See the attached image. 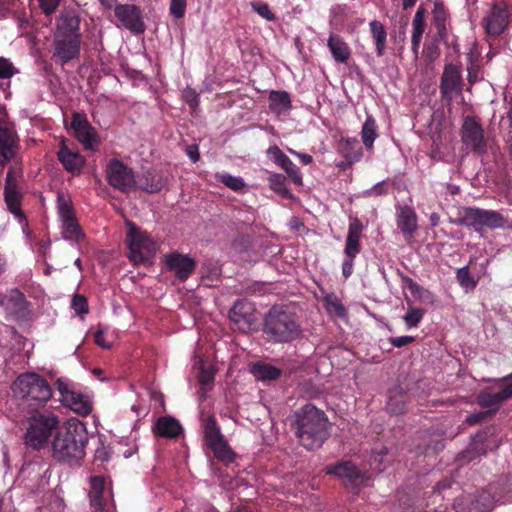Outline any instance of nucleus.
<instances>
[{"mask_svg":"<svg viewBox=\"0 0 512 512\" xmlns=\"http://www.w3.org/2000/svg\"><path fill=\"white\" fill-rule=\"evenodd\" d=\"M87 443L88 432L85 425L77 419H70L60 426L51 441L52 457L61 463L77 464L85 456Z\"/></svg>","mask_w":512,"mask_h":512,"instance_id":"1","label":"nucleus"},{"mask_svg":"<svg viewBox=\"0 0 512 512\" xmlns=\"http://www.w3.org/2000/svg\"><path fill=\"white\" fill-rule=\"evenodd\" d=\"M295 435L307 450L319 449L329 437V421L324 411L306 404L295 412Z\"/></svg>","mask_w":512,"mask_h":512,"instance_id":"2","label":"nucleus"},{"mask_svg":"<svg viewBox=\"0 0 512 512\" xmlns=\"http://www.w3.org/2000/svg\"><path fill=\"white\" fill-rule=\"evenodd\" d=\"M263 333L268 342L284 344L298 339L302 329L294 311L287 306L275 305L264 317Z\"/></svg>","mask_w":512,"mask_h":512,"instance_id":"3","label":"nucleus"},{"mask_svg":"<svg viewBox=\"0 0 512 512\" xmlns=\"http://www.w3.org/2000/svg\"><path fill=\"white\" fill-rule=\"evenodd\" d=\"M11 389L16 399L30 407L44 405L52 397V388L46 379L33 372L20 374Z\"/></svg>","mask_w":512,"mask_h":512,"instance_id":"4","label":"nucleus"},{"mask_svg":"<svg viewBox=\"0 0 512 512\" xmlns=\"http://www.w3.org/2000/svg\"><path fill=\"white\" fill-rule=\"evenodd\" d=\"M60 420L52 412H35L28 418V426L24 443L28 448L40 450L47 446L49 439L56 435L60 428Z\"/></svg>","mask_w":512,"mask_h":512,"instance_id":"5","label":"nucleus"},{"mask_svg":"<svg viewBox=\"0 0 512 512\" xmlns=\"http://www.w3.org/2000/svg\"><path fill=\"white\" fill-rule=\"evenodd\" d=\"M203 440L204 445L212 451L217 460L226 465L234 462L236 453L228 444L213 415L208 416L203 424Z\"/></svg>","mask_w":512,"mask_h":512,"instance_id":"6","label":"nucleus"},{"mask_svg":"<svg viewBox=\"0 0 512 512\" xmlns=\"http://www.w3.org/2000/svg\"><path fill=\"white\" fill-rule=\"evenodd\" d=\"M457 225L471 226L476 232L483 227L490 229L505 228L507 219L498 211L476 207H467L460 218L454 220Z\"/></svg>","mask_w":512,"mask_h":512,"instance_id":"7","label":"nucleus"},{"mask_svg":"<svg viewBox=\"0 0 512 512\" xmlns=\"http://www.w3.org/2000/svg\"><path fill=\"white\" fill-rule=\"evenodd\" d=\"M128 226L126 242L130 251L129 259L136 265L150 261L155 254V244L136 225L129 223Z\"/></svg>","mask_w":512,"mask_h":512,"instance_id":"8","label":"nucleus"},{"mask_svg":"<svg viewBox=\"0 0 512 512\" xmlns=\"http://www.w3.org/2000/svg\"><path fill=\"white\" fill-rule=\"evenodd\" d=\"M364 226L357 217L349 218L348 233L344 247V260L342 263V275L345 279L353 273L355 257L361 251L360 239Z\"/></svg>","mask_w":512,"mask_h":512,"instance_id":"9","label":"nucleus"},{"mask_svg":"<svg viewBox=\"0 0 512 512\" xmlns=\"http://www.w3.org/2000/svg\"><path fill=\"white\" fill-rule=\"evenodd\" d=\"M106 179L113 188L123 193H129L137 188L133 170L118 159L109 161L106 167Z\"/></svg>","mask_w":512,"mask_h":512,"instance_id":"10","label":"nucleus"},{"mask_svg":"<svg viewBox=\"0 0 512 512\" xmlns=\"http://www.w3.org/2000/svg\"><path fill=\"white\" fill-rule=\"evenodd\" d=\"M463 79L459 66L452 63L446 64L440 78V93L444 100L451 101L463 90Z\"/></svg>","mask_w":512,"mask_h":512,"instance_id":"11","label":"nucleus"},{"mask_svg":"<svg viewBox=\"0 0 512 512\" xmlns=\"http://www.w3.org/2000/svg\"><path fill=\"white\" fill-rule=\"evenodd\" d=\"M326 473L342 479L347 486L359 488L366 480L365 472L359 470L351 461H342L326 467Z\"/></svg>","mask_w":512,"mask_h":512,"instance_id":"12","label":"nucleus"},{"mask_svg":"<svg viewBox=\"0 0 512 512\" xmlns=\"http://www.w3.org/2000/svg\"><path fill=\"white\" fill-rule=\"evenodd\" d=\"M114 14L122 27L133 33L144 32L145 24L138 6L134 4H118L114 7Z\"/></svg>","mask_w":512,"mask_h":512,"instance_id":"13","label":"nucleus"},{"mask_svg":"<svg viewBox=\"0 0 512 512\" xmlns=\"http://www.w3.org/2000/svg\"><path fill=\"white\" fill-rule=\"evenodd\" d=\"M229 318L241 332L247 333L256 320L255 307L246 299L237 300L229 311Z\"/></svg>","mask_w":512,"mask_h":512,"instance_id":"14","label":"nucleus"},{"mask_svg":"<svg viewBox=\"0 0 512 512\" xmlns=\"http://www.w3.org/2000/svg\"><path fill=\"white\" fill-rule=\"evenodd\" d=\"M462 141L474 152L483 154L486 152V141L483 129L472 117H466L462 125Z\"/></svg>","mask_w":512,"mask_h":512,"instance_id":"15","label":"nucleus"},{"mask_svg":"<svg viewBox=\"0 0 512 512\" xmlns=\"http://www.w3.org/2000/svg\"><path fill=\"white\" fill-rule=\"evenodd\" d=\"M81 38L54 36L53 57L62 65L77 58L80 54Z\"/></svg>","mask_w":512,"mask_h":512,"instance_id":"16","label":"nucleus"},{"mask_svg":"<svg viewBox=\"0 0 512 512\" xmlns=\"http://www.w3.org/2000/svg\"><path fill=\"white\" fill-rule=\"evenodd\" d=\"M71 127L74 130L76 138L81 142L85 149L94 150L98 144L97 132L90 125L87 118L83 114H73Z\"/></svg>","mask_w":512,"mask_h":512,"instance_id":"17","label":"nucleus"},{"mask_svg":"<svg viewBox=\"0 0 512 512\" xmlns=\"http://www.w3.org/2000/svg\"><path fill=\"white\" fill-rule=\"evenodd\" d=\"M1 306L4 308L7 315L15 319H25L28 314V304L25 296L18 289L10 290L2 296Z\"/></svg>","mask_w":512,"mask_h":512,"instance_id":"18","label":"nucleus"},{"mask_svg":"<svg viewBox=\"0 0 512 512\" xmlns=\"http://www.w3.org/2000/svg\"><path fill=\"white\" fill-rule=\"evenodd\" d=\"M509 11L505 5L493 4L489 14L485 17L484 23L489 35L498 36L507 27Z\"/></svg>","mask_w":512,"mask_h":512,"instance_id":"19","label":"nucleus"},{"mask_svg":"<svg viewBox=\"0 0 512 512\" xmlns=\"http://www.w3.org/2000/svg\"><path fill=\"white\" fill-rule=\"evenodd\" d=\"M54 36L81 38L80 18L74 10H63L60 13Z\"/></svg>","mask_w":512,"mask_h":512,"instance_id":"20","label":"nucleus"},{"mask_svg":"<svg viewBox=\"0 0 512 512\" xmlns=\"http://www.w3.org/2000/svg\"><path fill=\"white\" fill-rule=\"evenodd\" d=\"M18 149L17 134L7 126L0 125V166L4 167L16 155Z\"/></svg>","mask_w":512,"mask_h":512,"instance_id":"21","label":"nucleus"},{"mask_svg":"<svg viewBox=\"0 0 512 512\" xmlns=\"http://www.w3.org/2000/svg\"><path fill=\"white\" fill-rule=\"evenodd\" d=\"M168 270L175 273V275L182 281L188 279L195 269V261L187 255L179 253H171L165 259Z\"/></svg>","mask_w":512,"mask_h":512,"instance_id":"22","label":"nucleus"},{"mask_svg":"<svg viewBox=\"0 0 512 512\" xmlns=\"http://www.w3.org/2000/svg\"><path fill=\"white\" fill-rule=\"evenodd\" d=\"M57 157L65 170L72 174H79L85 164L84 157L79 152L70 150L64 142L57 152Z\"/></svg>","mask_w":512,"mask_h":512,"instance_id":"23","label":"nucleus"},{"mask_svg":"<svg viewBox=\"0 0 512 512\" xmlns=\"http://www.w3.org/2000/svg\"><path fill=\"white\" fill-rule=\"evenodd\" d=\"M152 431L157 437L174 439L183 432V428L175 418L162 416L156 420Z\"/></svg>","mask_w":512,"mask_h":512,"instance_id":"24","label":"nucleus"},{"mask_svg":"<svg viewBox=\"0 0 512 512\" xmlns=\"http://www.w3.org/2000/svg\"><path fill=\"white\" fill-rule=\"evenodd\" d=\"M397 226L406 238H411L417 230V215L408 205L399 206L396 212Z\"/></svg>","mask_w":512,"mask_h":512,"instance_id":"25","label":"nucleus"},{"mask_svg":"<svg viewBox=\"0 0 512 512\" xmlns=\"http://www.w3.org/2000/svg\"><path fill=\"white\" fill-rule=\"evenodd\" d=\"M136 181L137 187L147 193H157L167 183L166 178L155 169L146 170Z\"/></svg>","mask_w":512,"mask_h":512,"instance_id":"26","label":"nucleus"},{"mask_svg":"<svg viewBox=\"0 0 512 512\" xmlns=\"http://www.w3.org/2000/svg\"><path fill=\"white\" fill-rule=\"evenodd\" d=\"M5 202L10 212L18 217H22L23 214L20 210L21 195L17 190L16 180L12 176V172L7 173L5 179V190H4Z\"/></svg>","mask_w":512,"mask_h":512,"instance_id":"27","label":"nucleus"},{"mask_svg":"<svg viewBox=\"0 0 512 512\" xmlns=\"http://www.w3.org/2000/svg\"><path fill=\"white\" fill-rule=\"evenodd\" d=\"M90 482V505L93 508L92 512H104V499L103 492L105 490V479L103 476H92Z\"/></svg>","mask_w":512,"mask_h":512,"instance_id":"28","label":"nucleus"},{"mask_svg":"<svg viewBox=\"0 0 512 512\" xmlns=\"http://www.w3.org/2000/svg\"><path fill=\"white\" fill-rule=\"evenodd\" d=\"M327 45L336 62L344 63L350 58V49L341 36L334 34L330 35Z\"/></svg>","mask_w":512,"mask_h":512,"instance_id":"29","label":"nucleus"},{"mask_svg":"<svg viewBox=\"0 0 512 512\" xmlns=\"http://www.w3.org/2000/svg\"><path fill=\"white\" fill-rule=\"evenodd\" d=\"M507 400L508 398L502 389L496 393L482 391L477 396L478 405L482 408H490L491 415L498 411L500 405Z\"/></svg>","mask_w":512,"mask_h":512,"instance_id":"30","label":"nucleus"},{"mask_svg":"<svg viewBox=\"0 0 512 512\" xmlns=\"http://www.w3.org/2000/svg\"><path fill=\"white\" fill-rule=\"evenodd\" d=\"M63 403L79 415L85 416L92 411L90 401L81 393L73 392L66 396Z\"/></svg>","mask_w":512,"mask_h":512,"instance_id":"31","label":"nucleus"},{"mask_svg":"<svg viewBox=\"0 0 512 512\" xmlns=\"http://www.w3.org/2000/svg\"><path fill=\"white\" fill-rule=\"evenodd\" d=\"M407 395L401 387H395L389 391L386 409L391 414H402L405 412Z\"/></svg>","mask_w":512,"mask_h":512,"instance_id":"32","label":"nucleus"},{"mask_svg":"<svg viewBox=\"0 0 512 512\" xmlns=\"http://www.w3.org/2000/svg\"><path fill=\"white\" fill-rule=\"evenodd\" d=\"M448 18V11L441 2H435L432 11V23L437 30V35L441 40L446 41L447 28L446 21Z\"/></svg>","mask_w":512,"mask_h":512,"instance_id":"33","label":"nucleus"},{"mask_svg":"<svg viewBox=\"0 0 512 512\" xmlns=\"http://www.w3.org/2000/svg\"><path fill=\"white\" fill-rule=\"evenodd\" d=\"M251 373L257 380L271 381L278 379L281 376L282 371L270 364L258 362L251 367Z\"/></svg>","mask_w":512,"mask_h":512,"instance_id":"34","label":"nucleus"},{"mask_svg":"<svg viewBox=\"0 0 512 512\" xmlns=\"http://www.w3.org/2000/svg\"><path fill=\"white\" fill-rule=\"evenodd\" d=\"M369 27L376 45L377 56L381 57L385 53L387 32L384 25L378 20L371 21L369 23Z\"/></svg>","mask_w":512,"mask_h":512,"instance_id":"35","label":"nucleus"},{"mask_svg":"<svg viewBox=\"0 0 512 512\" xmlns=\"http://www.w3.org/2000/svg\"><path fill=\"white\" fill-rule=\"evenodd\" d=\"M483 439L484 437L482 434H476L472 438L470 447L459 455V460L462 462H471L476 457L485 455L487 450L483 443Z\"/></svg>","mask_w":512,"mask_h":512,"instance_id":"36","label":"nucleus"},{"mask_svg":"<svg viewBox=\"0 0 512 512\" xmlns=\"http://www.w3.org/2000/svg\"><path fill=\"white\" fill-rule=\"evenodd\" d=\"M269 101L270 109L276 113H282L292 107L290 95L287 91H271Z\"/></svg>","mask_w":512,"mask_h":512,"instance_id":"37","label":"nucleus"},{"mask_svg":"<svg viewBox=\"0 0 512 512\" xmlns=\"http://www.w3.org/2000/svg\"><path fill=\"white\" fill-rule=\"evenodd\" d=\"M340 151L346 160L356 162L362 156L361 147L356 138L342 139L339 143Z\"/></svg>","mask_w":512,"mask_h":512,"instance_id":"38","label":"nucleus"},{"mask_svg":"<svg viewBox=\"0 0 512 512\" xmlns=\"http://www.w3.org/2000/svg\"><path fill=\"white\" fill-rule=\"evenodd\" d=\"M378 137L376 120L372 115H367L361 130V138L367 149L373 147L374 141Z\"/></svg>","mask_w":512,"mask_h":512,"instance_id":"39","label":"nucleus"},{"mask_svg":"<svg viewBox=\"0 0 512 512\" xmlns=\"http://www.w3.org/2000/svg\"><path fill=\"white\" fill-rule=\"evenodd\" d=\"M61 221L63 229V238L78 242L84 237L81 228L76 221L75 216L63 219Z\"/></svg>","mask_w":512,"mask_h":512,"instance_id":"40","label":"nucleus"},{"mask_svg":"<svg viewBox=\"0 0 512 512\" xmlns=\"http://www.w3.org/2000/svg\"><path fill=\"white\" fill-rule=\"evenodd\" d=\"M275 164L281 167L295 184L302 185L303 179L299 168L286 154L280 157V159Z\"/></svg>","mask_w":512,"mask_h":512,"instance_id":"41","label":"nucleus"},{"mask_svg":"<svg viewBox=\"0 0 512 512\" xmlns=\"http://www.w3.org/2000/svg\"><path fill=\"white\" fill-rule=\"evenodd\" d=\"M269 187L279 195L285 198H291L292 194L287 188V179L286 176L280 173L271 174L268 177Z\"/></svg>","mask_w":512,"mask_h":512,"instance_id":"42","label":"nucleus"},{"mask_svg":"<svg viewBox=\"0 0 512 512\" xmlns=\"http://www.w3.org/2000/svg\"><path fill=\"white\" fill-rule=\"evenodd\" d=\"M456 279L459 285L466 291L474 290L478 283V280L471 276L468 266L461 267L457 270Z\"/></svg>","mask_w":512,"mask_h":512,"instance_id":"43","label":"nucleus"},{"mask_svg":"<svg viewBox=\"0 0 512 512\" xmlns=\"http://www.w3.org/2000/svg\"><path fill=\"white\" fill-rule=\"evenodd\" d=\"M57 208L61 220L75 216L70 198L63 193L57 195Z\"/></svg>","mask_w":512,"mask_h":512,"instance_id":"44","label":"nucleus"},{"mask_svg":"<svg viewBox=\"0 0 512 512\" xmlns=\"http://www.w3.org/2000/svg\"><path fill=\"white\" fill-rule=\"evenodd\" d=\"M218 180L223 183L226 187L234 190L240 191L245 187V182L241 177H235L228 173L219 174L217 176Z\"/></svg>","mask_w":512,"mask_h":512,"instance_id":"45","label":"nucleus"},{"mask_svg":"<svg viewBox=\"0 0 512 512\" xmlns=\"http://www.w3.org/2000/svg\"><path fill=\"white\" fill-rule=\"evenodd\" d=\"M324 302L329 313H334L338 317H344L346 310L342 303L334 295H327L324 298Z\"/></svg>","mask_w":512,"mask_h":512,"instance_id":"46","label":"nucleus"},{"mask_svg":"<svg viewBox=\"0 0 512 512\" xmlns=\"http://www.w3.org/2000/svg\"><path fill=\"white\" fill-rule=\"evenodd\" d=\"M471 504L473 507L470 512H489L493 507L489 495H481L480 498L475 499Z\"/></svg>","mask_w":512,"mask_h":512,"instance_id":"47","label":"nucleus"},{"mask_svg":"<svg viewBox=\"0 0 512 512\" xmlns=\"http://www.w3.org/2000/svg\"><path fill=\"white\" fill-rule=\"evenodd\" d=\"M17 73L18 70L9 59L0 57V79H10Z\"/></svg>","mask_w":512,"mask_h":512,"instance_id":"48","label":"nucleus"},{"mask_svg":"<svg viewBox=\"0 0 512 512\" xmlns=\"http://www.w3.org/2000/svg\"><path fill=\"white\" fill-rule=\"evenodd\" d=\"M412 28V33L423 35L425 30V10L423 7L417 9L412 21Z\"/></svg>","mask_w":512,"mask_h":512,"instance_id":"49","label":"nucleus"},{"mask_svg":"<svg viewBox=\"0 0 512 512\" xmlns=\"http://www.w3.org/2000/svg\"><path fill=\"white\" fill-rule=\"evenodd\" d=\"M424 312L423 309L410 308L403 320L409 327H416L423 318Z\"/></svg>","mask_w":512,"mask_h":512,"instance_id":"50","label":"nucleus"},{"mask_svg":"<svg viewBox=\"0 0 512 512\" xmlns=\"http://www.w3.org/2000/svg\"><path fill=\"white\" fill-rule=\"evenodd\" d=\"M182 98L193 110L199 106V94L191 87L182 91Z\"/></svg>","mask_w":512,"mask_h":512,"instance_id":"51","label":"nucleus"},{"mask_svg":"<svg viewBox=\"0 0 512 512\" xmlns=\"http://www.w3.org/2000/svg\"><path fill=\"white\" fill-rule=\"evenodd\" d=\"M187 0H171L170 13L176 19L184 17L186 11Z\"/></svg>","mask_w":512,"mask_h":512,"instance_id":"52","label":"nucleus"},{"mask_svg":"<svg viewBox=\"0 0 512 512\" xmlns=\"http://www.w3.org/2000/svg\"><path fill=\"white\" fill-rule=\"evenodd\" d=\"M71 307L77 314L88 313V302L83 295L76 294L72 298Z\"/></svg>","mask_w":512,"mask_h":512,"instance_id":"53","label":"nucleus"},{"mask_svg":"<svg viewBox=\"0 0 512 512\" xmlns=\"http://www.w3.org/2000/svg\"><path fill=\"white\" fill-rule=\"evenodd\" d=\"M252 8L261 17L268 21H273L275 19V15L270 11V8L266 3H252Z\"/></svg>","mask_w":512,"mask_h":512,"instance_id":"54","label":"nucleus"},{"mask_svg":"<svg viewBox=\"0 0 512 512\" xmlns=\"http://www.w3.org/2000/svg\"><path fill=\"white\" fill-rule=\"evenodd\" d=\"M94 341L98 346L104 349L111 348V343L105 339L104 329L100 325L98 326V329L94 334Z\"/></svg>","mask_w":512,"mask_h":512,"instance_id":"55","label":"nucleus"},{"mask_svg":"<svg viewBox=\"0 0 512 512\" xmlns=\"http://www.w3.org/2000/svg\"><path fill=\"white\" fill-rule=\"evenodd\" d=\"M40 7L46 15L53 13L59 5L60 0H38Z\"/></svg>","mask_w":512,"mask_h":512,"instance_id":"56","label":"nucleus"},{"mask_svg":"<svg viewBox=\"0 0 512 512\" xmlns=\"http://www.w3.org/2000/svg\"><path fill=\"white\" fill-rule=\"evenodd\" d=\"M413 336H400V337H392L389 339L390 343L397 348H401L403 346H406L414 341Z\"/></svg>","mask_w":512,"mask_h":512,"instance_id":"57","label":"nucleus"},{"mask_svg":"<svg viewBox=\"0 0 512 512\" xmlns=\"http://www.w3.org/2000/svg\"><path fill=\"white\" fill-rule=\"evenodd\" d=\"M488 416H491V411L474 413L466 418V423H468L469 425H475L486 419Z\"/></svg>","mask_w":512,"mask_h":512,"instance_id":"58","label":"nucleus"},{"mask_svg":"<svg viewBox=\"0 0 512 512\" xmlns=\"http://www.w3.org/2000/svg\"><path fill=\"white\" fill-rule=\"evenodd\" d=\"M58 390L61 394V401H65L67 394L73 393L74 391L70 389L69 385L65 383L62 379H58L57 382Z\"/></svg>","mask_w":512,"mask_h":512,"instance_id":"59","label":"nucleus"},{"mask_svg":"<svg viewBox=\"0 0 512 512\" xmlns=\"http://www.w3.org/2000/svg\"><path fill=\"white\" fill-rule=\"evenodd\" d=\"M186 154L188 155V157L191 159L192 162H194V163L197 162L200 158L198 145H195V144L189 145L186 148Z\"/></svg>","mask_w":512,"mask_h":512,"instance_id":"60","label":"nucleus"},{"mask_svg":"<svg viewBox=\"0 0 512 512\" xmlns=\"http://www.w3.org/2000/svg\"><path fill=\"white\" fill-rule=\"evenodd\" d=\"M421 39H422V35L421 34H414V33H412V37H411V44H412L411 45V50H412V53L414 54L415 57L418 56Z\"/></svg>","mask_w":512,"mask_h":512,"instance_id":"61","label":"nucleus"},{"mask_svg":"<svg viewBox=\"0 0 512 512\" xmlns=\"http://www.w3.org/2000/svg\"><path fill=\"white\" fill-rule=\"evenodd\" d=\"M403 280L412 294H417L422 290V287L418 285L413 279L405 276Z\"/></svg>","mask_w":512,"mask_h":512,"instance_id":"62","label":"nucleus"},{"mask_svg":"<svg viewBox=\"0 0 512 512\" xmlns=\"http://www.w3.org/2000/svg\"><path fill=\"white\" fill-rule=\"evenodd\" d=\"M267 153L272 157L274 163L284 155V152L276 145L269 147Z\"/></svg>","mask_w":512,"mask_h":512,"instance_id":"63","label":"nucleus"},{"mask_svg":"<svg viewBox=\"0 0 512 512\" xmlns=\"http://www.w3.org/2000/svg\"><path fill=\"white\" fill-rule=\"evenodd\" d=\"M503 380L506 381L507 383L502 387V390L504 391L505 395L509 400L510 398H512V373L504 377Z\"/></svg>","mask_w":512,"mask_h":512,"instance_id":"64","label":"nucleus"}]
</instances>
